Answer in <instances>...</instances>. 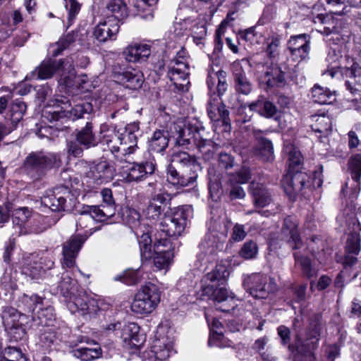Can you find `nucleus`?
Returning a JSON list of instances; mask_svg holds the SVG:
<instances>
[{
  "label": "nucleus",
  "instance_id": "nucleus-35",
  "mask_svg": "<svg viewBox=\"0 0 361 361\" xmlns=\"http://www.w3.org/2000/svg\"><path fill=\"white\" fill-rule=\"evenodd\" d=\"M91 176L96 184L109 182L114 176V169L107 161H102L91 169Z\"/></svg>",
  "mask_w": 361,
  "mask_h": 361
},
{
  "label": "nucleus",
  "instance_id": "nucleus-36",
  "mask_svg": "<svg viewBox=\"0 0 361 361\" xmlns=\"http://www.w3.org/2000/svg\"><path fill=\"white\" fill-rule=\"evenodd\" d=\"M248 107L251 111H255L265 118H272L278 111L276 105L263 95H259L256 101L250 103Z\"/></svg>",
  "mask_w": 361,
  "mask_h": 361
},
{
  "label": "nucleus",
  "instance_id": "nucleus-2",
  "mask_svg": "<svg viewBox=\"0 0 361 361\" xmlns=\"http://www.w3.org/2000/svg\"><path fill=\"white\" fill-rule=\"evenodd\" d=\"M207 85L209 92L216 90L218 94L212 97L208 102L207 111L212 121L221 120L225 126V130L231 128L229 111L224 104L219 102V97L223 95L228 88L226 82V72L219 71L210 73L207 77Z\"/></svg>",
  "mask_w": 361,
  "mask_h": 361
},
{
  "label": "nucleus",
  "instance_id": "nucleus-54",
  "mask_svg": "<svg viewBox=\"0 0 361 361\" xmlns=\"http://www.w3.org/2000/svg\"><path fill=\"white\" fill-rule=\"evenodd\" d=\"M39 340L42 345L47 349H50L57 341L54 328H42L39 329Z\"/></svg>",
  "mask_w": 361,
  "mask_h": 361
},
{
  "label": "nucleus",
  "instance_id": "nucleus-30",
  "mask_svg": "<svg viewBox=\"0 0 361 361\" xmlns=\"http://www.w3.org/2000/svg\"><path fill=\"white\" fill-rule=\"evenodd\" d=\"M250 179V172L247 169H243L236 174L232 175L228 180V197L231 200L243 199L245 192L240 184L246 183Z\"/></svg>",
  "mask_w": 361,
  "mask_h": 361
},
{
  "label": "nucleus",
  "instance_id": "nucleus-5",
  "mask_svg": "<svg viewBox=\"0 0 361 361\" xmlns=\"http://www.w3.org/2000/svg\"><path fill=\"white\" fill-rule=\"evenodd\" d=\"M173 329L159 326L148 350L143 353L144 361H166L176 353Z\"/></svg>",
  "mask_w": 361,
  "mask_h": 361
},
{
  "label": "nucleus",
  "instance_id": "nucleus-9",
  "mask_svg": "<svg viewBox=\"0 0 361 361\" xmlns=\"http://www.w3.org/2000/svg\"><path fill=\"white\" fill-rule=\"evenodd\" d=\"M191 217L192 208L190 206L179 207L172 215L164 216L159 224V230L167 236H179L185 229Z\"/></svg>",
  "mask_w": 361,
  "mask_h": 361
},
{
  "label": "nucleus",
  "instance_id": "nucleus-3",
  "mask_svg": "<svg viewBox=\"0 0 361 361\" xmlns=\"http://www.w3.org/2000/svg\"><path fill=\"white\" fill-rule=\"evenodd\" d=\"M59 154L38 150L30 152L24 159L20 169L32 180L42 179L51 169L59 168Z\"/></svg>",
  "mask_w": 361,
  "mask_h": 361
},
{
  "label": "nucleus",
  "instance_id": "nucleus-42",
  "mask_svg": "<svg viewBox=\"0 0 361 361\" xmlns=\"http://www.w3.org/2000/svg\"><path fill=\"white\" fill-rule=\"evenodd\" d=\"M22 271L24 274L30 276L32 279H39L44 274L42 268V262L38 261L36 257L32 255L25 259Z\"/></svg>",
  "mask_w": 361,
  "mask_h": 361
},
{
  "label": "nucleus",
  "instance_id": "nucleus-23",
  "mask_svg": "<svg viewBox=\"0 0 361 361\" xmlns=\"http://www.w3.org/2000/svg\"><path fill=\"white\" fill-rule=\"evenodd\" d=\"M309 176L306 173L299 171L289 170L282 180L284 190L290 197L300 193L304 188L309 185Z\"/></svg>",
  "mask_w": 361,
  "mask_h": 361
},
{
  "label": "nucleus",
  "instance_id": "nucleus-21",
  "mask_svg": "<svg viewBox=\"0 0 361 361\" xmlns=\"http://www.w3.org/2000/svg\"><path fill=\"white\" fill-rule=\"evenodd\" d=\"M287 49L293 61L300 62L306 60L310 50V36L306 34L291 36L288 41Z\"/></svg>",
  "mask_w": 361,
  "mask_h": 361
},
{
  "label": "nucleus",
  "instance_id": "nucleus-50",
  "mask_svg": "<svg viewBox=\"0 0 361 361\" xmlns=\"http://www.w3.org/2000/svg\"><path fill=\"white\" fill-rule=\"evenodd\" d=\"M348 169L350 172L352 179L357 183L360 185L361 178V153L353 154L348 161Z\"/></svg>",
  "mask_w": 361,
  "mask_h": 361
},
{
  "label": "nucleus",
  "instance_id": "nucleus-22",
  "mask_svg": "<svg viewBox=\"0 0 361 361\" xmlns=\"http://www.w3.org/2000/svg\"><path fill=\"white\" fill-rule=\"evenodd\" d=\"M64 61L61 59H47L42 61L29 75L27 80H47L55 74L60 73L64 68Z\"/></svg>",
  "mask_w": 361,
  "mask_h": 361
},
{
  "label": "nucleus",
  "instance_id": "nucleus-58",
  "mask_svg": "<svg viewBox=\"0 0 361 361\" xmlns=\"http://www.w3.org/2000/svg\"><path fill=\"white\" fill-rule=\"evenodd\" d=\"M92 109V105L90 103L78 104L71 108L68 113L69 117L74 121L82 118L85 114H89Z\"/></svg>",
  "mask_w": 361,
  "mask_h": 361
},
{
  "label": "nucleus",
  "instance_id": "nucleus-46",
  "mask_svg": "<svg viewBox=\"0 0 361 361\" xmlns=\"http://www.w3.org/2000/svg\"><path fill=\"white\" fill-rule=\"evenodd\" d=\"M87 212H90L94 221H104L114 216L116 212L115 208L106 207L104 204L100 205L87 206Z\"/></svg>",
  "mask_w": 361,
  "mask_h": 361
},
{
  "label": "nucleus",
  "instance_id": "nucleus-37",
  "mask_svg": "<svg viewBox=\"0 0 361 361\" xmlns=\"http://www.w3.org/2000/svg\"><path fill=\"white\" fill-rule=\"evenodd\" d=\"M203 295H207L212 300L215 304H221L223 301H226L234 305L235 295L233 293H229L228 290L224 287L207 286L202 288Z\"/></svg>",
  "mask_w": 361,
  "mask_h": 361
},
{
  "label": "nucleus",
  "instance_id": "nucleus-7",
  "mask_svg": "<svg viewBox=\"0 0 361 361\" xmlns=\"http://www.w3.org/2000/svg\"><path fill=\"white\" fill-rule=\"evenodd\" d=\"M44 216L39 214H32V210L27 207H20L14 210L12 216V221L18 233L27 235L29 233H39L46 228L39 226L44 221Z\"/></svg>",
  "mask_w": 361,
  "mask_h": 361
},
{
  "label": "nucleus",
  "instance_id": "nucleus-4",
  "mask_svg": "<svg viewBox=\"0 0 361 361\" xmlns=\"http://www.w3.org/2000/svg\"><path fill=\"white\" fill-rule=\"evenodd\" d=\"M230 224L231 221L225 216L211 218L208 223L209 233L200 245L202 252L199 257L204 255L209 256L208 259H213L216 251L223 247L222 243L227 237Z\"/></svg>",
  "mask_w": 361,
  "mask_h": 361
},
{
  "label": "nucleus",
  "instance_id": "nucleus-64",
  "mask_svg": "<svg viewBox=\"0 0 361 361\" xmlns=\"http://www.w3.org/2000/svg\"><path fill=\"white\" fill-rule=\"evenodd\" d=\"M269 341V338L267 336L259 338L255 341L252 348L259 355L268 352L270 350Z\"/></svg>",
  "mask_w": 361,
  "mask_h": 361
},
{
  "label": "nucleus",
  "instance_id": "nucleus-17",
  "mask_svg": "<svg viewBox=\"0 0 361 361\" xmlns=\"http://www.w3.org/2000/svg\"><path fill=\"white\" fill-rule=\"evenodd\" d=\"M70 193L68 185L57 186L51 190L47 191L41 202L53 212H65L69 210L66 199L70 197Z\"/></svg>",
  "mask_w": 361,
  "mask_h": 361
},
{
  "label": "nucleus",
  "instance_id": "nucleus-25",
  "mask_svg": "<svg viewBox=\"0 0 361 361\" xmlns=\"http://www.w3.org/2000/svg\"><path fill=\"white\" fill-rule=\"evenodd\" d=\"M188 69V64L178 60H176L174 63L169 66L168 77L175 88L179 91L188 90L187 85L189 83Z\"/></svg>",
  "mask_w": 361,
  "mask_h": 361
},
{
  "label": "nucleus",
  "instance_id": "nucleus-13",
  "mask_svg": "<svg viewBox=\"0 0 361 361\" xmlns=\"http://www.w3.org/2000/svg\"><path fill=\"white\" fill-rule=\"evenodd\" d=\"M112 73L115 80L131 90L141 87L144 82L143 74L140 71L118 61L114 63Z\"/></svg>",
  "mask_w": 361,
  "mask_h": 361
},
{
  "label": "nucleus",
  "instance_id": "nucleus-55",
  "mask_svg": "<svg viewBox=\"0 0 361 361\" xmlns=\"http://www.w3.org/2000/svg\"><path fill=\"white\" fill-rule=\"evenodd\" d=\"M74 42V37L71 34H68L65 37L61 38L58 42L50 47L51 56L56 57L61 54L68 46Z\"/></svg>",
  "mask_w": 361,
  "mask_h": 361
},
{
  "label": "nucleus",
  "instance_id": "nucleus-59",
  "mask_svg": "<svg viewBox=\"0 0 361 361\" xmlns=\"http://www.w3.org/2000/svg\"><path fill=\"white\" fill-rule=\"evenodd\" d=\"M82 146L77 141L76 138L73 140H68L66 142V151L68 157H80L83 154Z\"/></svg>",
  "mask_w": 361,
  "mask_h": 361
},
{
  "label": "nucleus",
  "instance_id": "nucleus-45",
  "mask_svg": "<svg viewBox=\"0 0 361 361\" xmlns=\"http://www.w3.org/2000/svg\"><path fill=\"white\" fill-rule=\"evenodd\" d=\"M169 133L163 130H156L149 141V149L152 152L161 153L169 145Z\"/></svg>",
  "mask_w": 361,
  "mask_h": 361
},
{
  "label": "nucleus",
  "instance_id": "nucleus-19",
  "mask_svg": "<svg viewBox=\"0 0 361 361\" xmlns=\"http://www.w3.org/2000/svg\"><path fill=\"white\" fill-rule=\"evenodd\" d=\"M93 231L92 229L85 231L84 235H77L71 237L66 241L63 245V261L62 267L63 268H71L75 264V258L82 247V244L85 242L87 237L90 235Z\"/></svg>",
  "mask_w": 361,
  "mask_h": 361
},
{
  "label": "nucleus",
  "instance_id": "nucleus-57",
  "mask_svg": "<svg viewBox=\"0 0 361 361\" xmlns=\"http://www.w3.org/2000/svg\"><path fill=\"white\" fill-rule=\"evenodd\" d=\"M27 312H35L37 305L42 304V298L37 295L32 294L30 296L23 295L20 300Z\"/></svg>",
  "mask_w": 361,
  "mask_h": 361
},
{
  "label": "nucleus",
  "instance_id": "nucleus-48",
  "mask_svg": "<svg viewBox=\"0 0 361 361\" xmlns=\"http://www.w3.org/2000/svg\"><path fill=\"white\" fill-rule=\"evenodd\" d=\"M27 110V106L24 102L20 99H15L13 101L10 107V117L11 126L10 128H16L18 123L22 121Z\"/></svg>",
  "mask_w": 361,
  "mask_h": 361
},
{
  "label": "nucleus",
  "instance_id": "nucleus-41",
  "mask_svg": "<svg viewBox=\"0 0 361 361\" xmlns=\"http://www.w3.org/2000/svg\"><path fill=\"white\" fill-rule=\"evenodd\" d=\"M195 146L202 154L205 161H210L214 158V154L218 151L219 145L209 139H204L202 136L195 138Z\"/></svg>",
  "mask_w": 361,
  "mask_h": 361
},
{
  "label": "nucleus",
  "instance_id": "nucleus-49",
  "mask_svg": "<svg viewBox=\"0 0 361 361\" xmlns=\"http://www.w3.org/2000/svg\"><path fill=\"white\" fill-rule=\"evenodd\" d=\"M59 289L61 294L64 297H69L70 295L76 293L78 291L77 281L72 279L68 273L62 274L61 280L59 282Z\"/></svg>",
  "mask_w": 361,
  "mask_h": 361
},
{
  "label": "nucleus",
  "instance_id": "nucleus-62",
  "mask_svg": "<svg viewBox=\"0 0 361 361\" xmlns=\"http://www.w3.org/2000/svg\"><path fill=\"white\" fill-rule=\"evenodd\" d=\"M347 252L357 255L360 251V240L357 235H352L346 243Z\"/></svg>",
  "mask_w": 361,
  "mask_h": 361
},
{
  "label": "nucleus",
  "instance_id": "nucleus-26",
  "mask_svg": "<svg viewBox=\"0 0 361 361\" xmlns=\"http://www.w3.org/2000/svg\"><path fill=\"white\" fill-rule=\"evenodd\" d=\"M156 164L152 161L133 162L128 169L126 180L129 182H139L154 173Z\"/></svg>",
  "mask_w": 361,
  "mask_h": 361
},
{
  "label": "nucleus",
  "instance_id": "nucleus-56",
  "mask_svg": "<svg viewBox=\"0 0 361 361\" xmlns=\"http://www.w3.org/2000/svg\"><path fill=\"white\" fill-rule=\"evenodd\" d=\"M258 247L257 243L250 240L243 245L239 251V255L245 259H252L256 257Z\"/></svg>",
  "mask_w": 361,
  "mask_h": 361
},
{
  "label": "nucleus",
  "instance_id": "nucleus-52",
  "mask_svg": "<svg viewBox=\"0 0 361 361\" xmlns=\"http://www.w3.org/2000/svg\"><path fill=\"white\" fill-rule=\"evenodd\" d=\"M115 281H121L128 286L135 285L142 280L140 271L138 270H128L114 277Z\"/></svg>",
  "mask_w": 361,
  "mask_h": 361
},
{
  "label": "nucleus",
  "instance_id": "nucleus-32",
  "mask_svg": "<svg viewBox=\"0 0 361 361\" xmlns=\"http://www.w3.org/2000/svg\"><path fill=\"white\" fill-rule=\"evenodd\" d=\"M230 272L227 267L224 264H217L215 268L204 276L202 279V288L207 286H212L214 288L223 285Z\"/></svg>",
  "mask_w": 361,
  "mask_h": 361
},
{
  "label": "nucleus",
  "instance_id": "nucleus-61",
  "mask_svg": "<svg viewBox=\"0 0 361 361\" xmlns=\"http://www.w3.org/2000/svg\"><path fill=\"white\" fill-rule=\"evenodd\" d=\"M68 10V21L71 25L80 10V5L76 0H64Z\"/></svg>",
  "mask_w": 361,
  "mask_h": 361
},
{
  "label": "nucleus",
  "instance_id": "nucleus-27",
  "mask_svg": "<svg viewBox=\"0 0 361 361\" xmlns=\"http://www.w3.org/2000/svg\"><path fill=\"white\" fill-rule=\"evenodd\" d=\"M281 235V240L289 243L294 250L300 249L302 246V241L298 229V223L290 216L284 219Z\"/></svg>",
  "mask_w": 361,
  "mask_h": 361
},
{
  "label": "nucleus",
  "instance_id": "nucleus-44",
  "mask_svg": "<svg viewBox=\"0 0 361 361\" xmlns=\"http://www.w3.org/2000/svg\"><path fill=\"white\" fill-rule=\"evenodd\" d=\"M94 347H80L72 350L73 355L81 361H92L99 358L102 350L97 343H93Z\"/></svg>",
  "mask_w": 361,
  "mask_h": 361
},
{
  "label": "nucleus",
  "instance_id": "nucleus-12",
  "mask_svg": "<svg viewBox=\"0 0 361 361\" xmlns=\"http://www.w3.org/2000/svg\"><path fill=\"white\" fill-rule=\"evenodd\" d=\"M25 317L24 314H20L12 307H4L1 313L2 323L11 341L17 342L25 336L26 332L23 326V320Z\"/></svg>",
  "mask_w": 361,
  "mask_h": 361
},
{
  "label": "nucleus",
  "instance_id": "nucleus-43",
  "mask_svg": "<svg viewBox=\"0 0 361 361\" xmlns=\"http://www.w3.org/2000/svg\"><path fill=\"white\" fill-rule=\"evenodd\" d=\"M233 77L235 90L238 94L248 95L251 93L253 85L243 70L235 71Z\"/></svg>",
  "mask_w": 361,
  "mask_h": 361
},
{
  "label": "nucleus",
  "instance_id": "nucleus-29",
  "mask_svg": "<svg viewBox=\"0 0 361 361\" xmlns=\"http://www.w3.org/2000/svg\"><path fill=\"white\" fill-rule=\"evenodd\" d=\"M178 128L176 140L179 146H185L192 142L195 145V138L201 136L200 130H204V127L197 122H189L183 126H178Z\"/></svg>",
  "mask_w": 361,
  "mask_h": 361
},
{
  "label": "nucleus",
  "instance_id": "nucleus-39",
  "mask_svg": "<svg viewBox=\"0 0 361 361\" xmlns=\"http://www.w3.org/2000/svg\"><path fill=\"white\" fill-rule=\"evenodd\" d=\"M249 191L252 196L254 204L257 207H264L271 202V197L268 190L262 184L251 183Z\"/></svg>",
  "mask_w": 361,
  "mask_h": 361
},
{
  "label": "nucleus",
  "instance_id": "nucleus-18",
  "mask_svg": "<svg viewBox=\"0 0 361 361\" xmlns=\"http://www.w3.org/2000/svg\"><path fill=\"white\" fill-rule=\"evenodd\" d=\"M154 265L159 270L167 269L174 256L175 247L169 239L160 238L154 243ZM152 255L151 254V257Z\"/></svg>",
  "mask_w": 361,
  "mask_h": 361
},
{
  "label": "nucleus",
  "instance_id": "nucleus-15",
  "mask_svg": "<svg viewBox=\"0 0 361 361\" xmlns=\"http://www.w3.org/2000/svg\"><path fill=\"white\" fill-rule=\"evenodd\" d=\"M67 307L73 314L87 316L95 314L98 310L94 300L89 298L85 291L78 289L76 293L66 298Z\"/></svg>",
  "mask_w": 361,
  "mask_h": 361
},
{
  "label": "nucleus",
  "instance_id": "nucleus-34",
  "mask_svg": "<svg viewBox=\"0 0 361 361\" xmlns=\"http://www.w3.org/2000/svg\"><path fill=\"white\" fill-rule=\"evenodd\" d=\"M311 128L317 133H319V137H326L332 130V119L328 114L322 113L310 116Z\"/></svg>",
  "mask_w": 361,
  "mask_h": 361
},
{
  "label": "nucleus",
  "instance_id": "nucleus-47",
  "mask_svg": "<svg viewBox=\"0 0 361 361\" xmlns=\"http://www.w3.org/2000/svg\"><path fill=\"white\" fill-rule=\"evenodd\" d=\"M311 97L315 103L328 104L335 100V94L327 88L314 85L311 90Z\"/></svg>",
  "mask_w": 361,
  "mask_h": 361
},
{
  "label": "nucleus",
  "instance_id": "nucleus-20",
  "mask_svg": "<svg viewBox=\"0 0 361 361\" xmlns=\"http://www.w3.org/2000/svg\"><path fill=\"white\" fill-rule=\"evenodd\" d=\"M291 70L286 61H281L276 65L271 63V66L267 68L264 72L267 86L269 87H281L286 84V79L289 78L293 80L294 76Z\"/></svg>",
  "mask_w": 361,
  "mask_h": 361
},
{
  "label": "nucleus",
  "instance_id": "nucleus-53",
  "mask_svg": "<svg viewBox=\"0 0 361 361\" xmlns=\"http://www.w3.org/2000/svg\"><path fill=\"white\" fill-rule=\"evenodd\" d=\"M295 262L300 266L302 274L308 277L311 278L316 274L314 269L312 268L310 259L301 255L299 252H295L293 254Z\"/></svg>",
  "mask_w": 361,
  "mask_h": 361
},
{
  "label": "nucleus",
  "instance_id": "nucleus-60",
  "mask_svg": "<svg viewBox=\"0 0 361 361\" xmlns=\"http://www.w3.org/2000/svg\"><path fill=\"white\" fill-rule=\"evenodd\" d=\"M93 218L90 212H87V207L80 213L76 221L77 230L88 228L93 223Z\"/></svg>",
  "mask_w": 361,
  "mask_h": 361
},
{
  "label": "nucleus",
  "instance_id": "nucleus-63",
  "mask_svg": "<svg viewBox=\"0 0 361 361\" xmlns=\"http://www.w3.org/2000/svg\"><path fill=\"white\" fill-rule=\"evenodd\" d=\"M164 211V207L161 205L155 204L154 202H149L145 210L146 216L148 219H157Z\"/></svg>",
  "mask_w": 361,
  "mask_h": 361
},
{
  "label": "nucleus",
  "instance_id": "nucleus-31",
  "mask_svg": "<svg viewBox=\"0 0 361 361\" xmlns=\"http://www.w3.org/2000/svg\"><path fill=\"white\" fill-rule=\"evenodd\" d=\"M151 54L150 46L147 44L133 43L123 51L124 59L128 62L145 61Z\"/></svg>",
  "mask_w": 361,
  "mask_h": 361
},
{
  "label": "nucleus",
  "instance_id": "nucleus-24",
  "mask_svg": "<svg viewBox=\"0 0 361 361\" xmlns=\"http://www.w3.org/2000/svg\"><path fill=\"white\" fill-rule=\"evenodd\" d=\"M266 133V131L259 129L252 130L255 140L253 153L263 161L271 162L274 159V147L271 141L265 137Z\"/></svg>",
  "mask_w": 361,
  "mask_h": 361
},
{
  "label": "nucleus",
  "instance_id": "nucleus-38",
  "mask_svg": "<svg viewBox=\"0 0 361 361\" xmlns=\"http://www.w3.org/2000/svg\"><path fill=\"white\" fill-rule=\"evenodd\" d=\"M75 138L85 149L94 147L98 143L97 135L93 131V125L91 122H87L84 127L76 131Z\"/></svg>",
  "mask_w": 361,
  "mask_h": 361
},
{
  "label": "nucleus",
  "instance_id": "nucleus-14",
  "mask_svg": "<svg viewBox=\"0 0 361 361\" xmlns=\"http://www.w3.org/2000/svg\"><path fill=\"white\" fill-rule=\"evenodd\" d=\"M243 286L246 292L256 299L267 298L272 290L268 283V277L259 273L244 276Z\"/></svg>",
  "mask_w": 361,
  "mask_h": 361
},
{
  "label": "nucleus",
  "instance_id": "nucleus-10",
  "mask_svg": "<svg viewBox=\"0 0 361 361\" xmlns=\"http://www.w3.org/2000/svg\"><path fill=\"white\" fill-rule=\"evenodd\" d=\"M126 222L137 236L141 257L149 259L151 257L152 240L148 228H146L145 224L141 222L140 214L135 209H129L127 212Z\"/></svg>",
  "mask_w": 361,
  "mask_h": 361
},
{
  "label": "nucleus",
  "instance_id": "nucleus-16",
  "mask_svg": "<svg viewBox=\"0 0 361 361\" xmlns=\"http://www.w3.org/2000/svg\"><path fill=\"white\" fill-rule=\"evenodd\" d=\"M106 142L109 149L113 154L121 152V154L115 155V157L121 162L123 160V157L133 154L137 148V136L125 133L115 135L113 139L106 140Z\"/></svg>",
  "mask_w": 361,
  "mask_h": 361
},
{
  "label": "nucleus",
  "instance_id": "nucleus-11",
  "mask_svg": "<svg viewBox=\"0 0 361 361\" xmlns=\"http://www.w3.org/2000/svg\"><path fill=\"white\" fill-rule=\"evenodd\" d=\"M105 329L114 333L115 336L130 348H140L145 341V336L140 333V326L134 322H114L108 324Z\"/></svg>",
  "mask_w": 361,
  "mask_h": 361
},
{
  "label": "nucleus",
  "instance_id": "nucleus-28",
  "mask_svg": "<svg viewBox=\"0 0 361 361\" xmlns=\"http://www.w3.org/2000/svg\"><path fill=\"white\" fill-rule=\"evenodd\" d=\"M120 25L118 22L112 21V19L106 18L99 22L94 29V36L99 42L114 41L119 32Z\"/></svg>",
  "mask_w": 361,
  "mask_h": 361
},
{
  "label": "nucleus",
  "instance_id": "nucleus-40",
  "mask_svg": "<svg viewBox=\"0 0 361 361\" xmlns=\"http://www.w3.org/2000/svg\"><path fill=\"white\" fill-rule=\"evenodd\" d=\"M34 324L42 328L53 327L56 322V316L54 307L47 306L44 308H39L32 316Z\"/></svg>",
  "mask_w": 361,
  "mask_h": 361
},
{
  "label": "nucleus",
  "instance_id": "nucleus-1",
  "mask_svg": "<svg viewBox=\"0 0 361 361\" xmlns=\"http://www.w3.org/2000/svg\"><path fill=\"white\" fill-rule=\"evenodd\" d=\"M201 169L194 156L185 152H176L171 155L166 169L167 181L178 187L192 185L196 182Z\"/></svg>",
  "mask_w": 361,
  "mask_h": 361
},
{
  "label": "nucleus",
  "instance_id": "nucleus-6",
  "mask_svg": "<svg viewBox=\"0 0 361 361\" xmlns=\"http://www.w3.org/2000/svg\"><path fill=\"white\" fill-rule=\"evenodd\" d=\"M322 329V316L314 314L310 322L305 341L300 340L295 346L296 353L293 361H314V350L318 347Z\"/></svg>",
  "mask_w": 361,
  "mask_h": 361
},
{
  "label": "nucleus",
  "instance_id": "nucleus-8",
  "mask_svg": "<svg viewBox=\"0 0 361 361\" xmlns=\"http://www.w3.org/2000/svg\"><path fill=\"white\" fill-rule=\"evenodd\" d=\"M160 297L161 293L156 285H145L135 294L130 305L131 310L139 314H149L159 303Z\"/></svg>",
  "mask_w": 361,
  "mask_h": 361
},
{
  "label": "nucleus",
  "instance_id": "nucleus-51",
  "mask_svg": "<svg viewBox=\"0 0 361 361\" xmlns=\"http://www.w3.org/2000/svg\"><path fill=\"white\" fill-rule=\"evenodd\" d=\"M284 152L288 155V161L289 163V170H293V169L298 166H300L302 161L303 157L298 149L295 145L292 144H287L284 147Z\"/></svg>",
  "mask_w": 361,
  "mask_h": 361
},
{
  "label": "nucleus",
  "instance_id": "nucleus-33",
  "mask_svg": "<svg viewBox=\"0 0 361 361\" xmlns=\"http://www.w3.org/2000/svg\"><path fill=\"white\" fill-rule=\"evenodd\" d=\"M105 15L107 19L114 22H120L128 16V8L125 0H110L105 8Z\"/></svg>",
  "mask_w": 361,
  "mask_h": 361
}]
</instances>
